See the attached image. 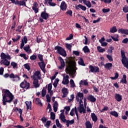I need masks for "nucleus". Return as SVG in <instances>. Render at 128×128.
<instances>
[{
	"label": "nucleus",
	"mask_w": 128,
	"mask_h": 128,
	"mask_svg": "<svg viewBox=\"0 0 128 128\" xmlns=\"http://www.w3.org/2000/svg\"><path fill=\"white\" fill-rule=\"evenodd\" d=\"M10 65L12 66L13 68H18V63L14 62H12L10 63Z\"/></svg>",
	"instance_id": "obj_44"
},
{
	"label": "nucleus",
	"mask_w": 128,
	"mask_h": 128,
	"mask_svg": "<svg viewBox=\"0 0 128 128\" xmlns=\"http://www.w3.org/2000/svg\"><path fill=\"white\" fill-rule=\"evenodd\" d=\"M82 50H84V52L85 54H86L88 52H90V49L88 48V46H85L83 48Z\"/></svg>",
	"instance_id": "obj_43"
},
{
	"label": "nucleus",
	"mask_w": 128,
	"mask_h": 128,
	"mask_svg": "<svg viewBox=\"0 0 128 128\" xmlns=\"http://www.w3.org/2000/svg\"><path fill=\"white\" fill-rule=\"evenodd\" d=\"M100 1L104 4H108L112 2V0H100Z\"/></svg>",
	"instance_id": "obj_56"
},
{
	"label": "nucleus",
	"mask_w": 128,
	"mask_h": 128,
	"mask_svg": "<svg viewBox=\"0 0 128 128\" xmlns=\"http://www.w3.org/2000/svg\"><path fill=\"white\" fill-rule=\"evenodd\" d=\"M97 50L99 52H106V49L100 47V46H97Z\"/></svg>",
	"instance_id": "obj_38"
},
{
	"label": "nucleus",
	"mask_w": 128,
	"mask_h": 128,
	"mask_svg": "<svg viewBox=\"0 0 128 128\" xmlns=\"http://www.w3.org/2000/svg\"><path fill=\"white\" fill-rule=\"evenodd\" d=\"M40 80V84H42L43 80H42V74L39 70L36 71L34 74L33 80Z\"/></svg>",
	"instance_id": "obj_9"
},
{
	"label": "nucleus",
	"mask_w": 128,
	"mask_h": 128,
	"mask_svg": "<svg viewBox=\"0 0 128 128\" xmlns=\"http://www.w3.org/2000/svg\"><path fill=\"white\" fill-rule=\"evenodd\" d=\"M74 112L77 117V120H78V111L76 110V107L75 106L74 108H73L70 112V116H74Z\"/></svg>",
	"instance_id": "obj_15"
},
{
	"label": "nucleus",
	"mask_w": 128,
	"mask_h": 128,
	"mask_svg": "<svg viewBox=\"0 0 128 128\" xmlns=\"http://www.w3.org/2000/svg\"><path fill=\"white\" fill-rule=\"evenodd\" d=\"M110 10V8H107V9H106V8H103L102 10V12L104 14H106L108 12H109Z\"/></svg>",
	"instance_id": "obj_57"
},
{
	"label": "nucleus",
	"mask_w": 128,
	"mask_h": 128,
	"mask_svg": "<svg viewBox=\"0 0 128 128\" xmlns=\"http://www.w3.org/2000/svg\"><path fill=\"white\" fill-rule=\"evenodd\" d=\"M82 100H84V93L80 92L77 93L76 95V102H79V104H84Z\"/></svg>",
	"instance_id": "obj_6"
},
{
	"label": "nucleus",
	"mask_w": 128,
	"mask_h": 128,
	"mask_svg": "<svg viewBox=\"0 0 128 128\" xmlns=\"http://www.w3.org/2000/svg\"><path fill=\"white\" fill-rule=\"evenodd\" d=\"M64 109L66 110V114H68V111L70 110V106H66L64 108Z\"/></svg>",
	"instance_id": "obj_51"
},
{
	"label": "nucleus",
	"mask_w": 128,
	"mask_h": 128,
	"mask_svg": "<svg viewBox=\"0 0 128 128\" xmlns=\"http://www.w3.org/2000/svg\"><path fill=\"white\" fill-rule=\"evenodd\" d=\"M66 48L68 50H72V45L71 44H66Z\"/></svg>",
	"instance_id": "obj_50"
},
{
	"label": "nucleus",
	"mask_w": 128,
	"mask_h": 128,
	"mask_svg": "<svg viewBox=\"0 0 128 128\" xmlns=\"http://www.w3.org/2000/svg\"><path fill=\"white\" fill-rule=\"evenodd\" d=\"M2 104L3 106H6V102L8 104H10L12 102L14 98V96L12 95V94L8 90H5L2 91Z\"/></svg>",
	"instance_id": "obj_1"
},
{
	"label": "nucleus",
	"mask_w": 128,
	"mask_h": 128,
	"mask_svg": "<svg viewBox=\"0 0 128 128\" xmlns=\"http://www.w3.org/2000/svg\"><path fill=\"white\" fill-rule=\"evenodd\" d=\"M115 100H117V102H122V95L118 94H116L114 95Z\"/></svg>",
	"instance_id": "obj_25"
},
{
	"label": "nucleus",
	"mask_w": 128,
	"mask_h": 128,
	"mask_svg": "<svg viewBox=\"0 0 128 128\" xmlns=\"http://www.w3.org/2000/svg\"><path fill=\"white\" fill-rule=\"evenodd\" d=\"M64 110H61V114H60V118L62 122H66V116H64Z\"/></svg>",
	"instance_id": "obj_16"
},
{
	"label": "nucleus",
	"mask_w": 128,
	"mask_h": 128,
	"mask_svg": "<svg viewBox=\"0 0 128 128\" xmlns=\"http://www.w3.org/2000/svg\"><path fill=\"white\" fill-rule=\"evenodd\" d=\"M79 84L80 86H82V84H84V86H88V80H81Z\"/></svg>",
	"instance_id": "obj_31"
},
{
	"label": "nucleus",
	"mask_w": 128,
	"mask_h": 128,
	"mask_svg": "<svg viewBox=\"0 0 128 128\" xmlns=\"http://www.w3.org/2000/svg\"><path fill=\"white\" fill-rule=\"evenodd\" d=\"M0 64H4L5 66H8L10 64V62L8 60H12L10 56L8 54H6L4 52H2L0 54Z\"/></svg>",
	"instance_id": "obj_2"
},
{
	"label": "nucleus",
	"mask_w": 128,
	"mask_h": 128,
	"mask_svg": "<svg viewBox=\"0 0 128 128\" xmlns=\"http://www.w3.org/2000/svg\"><path fill=\"white\" fill-rule=\"evenodd\" d=\"M40 16L43 20H48L50 16V14L46 12L45 9L44 11L41 12Z\"/></svg>",
	"instance_id": "obj_12"
},
{
	"label": "nucleus",
	"mask_w": 128,
	"mask_h": 128,
	"mask_svg": "<svg viewBox=\"0 0 128 128\" xmlns=\"http://www.w3.org/2000/svg\"><path fill=\"white\" fill-rule=\"evenodd\" d=\"M91 118H92V120L94 122H96L98 120V117L96 116V114L94 113H92L91 114Z\"/></svg>",
	"instance_id": "obj_30"
},
{
	"label": "nucleus",
	"mask_w": 128,
	"mask_h": 128,
	"mask_svg": "<svg viewBox=\"0 0 128 128\" xmlns=\"http://www.w3.org/2000/svg\"><path fill=\"white\" fill-rule=\"evenodd\" d=\"M115 76L114 77H110L111 80H116L118 78V73L116 72L114 73Z\"/></svg>",
	"instance_id": "obj_54"
},
{
	"label": "nucleus",
	"mask_w": 128,
	"mask_h": 128,
	"mask_svg": "<svg viewBox=\"0 0 128 128\" xmlns=\"http://www.w3.org/2000/svg\"><path fill=\"white\" fill-rule=\"evenodd\" d=\"M25 104H26V108L28 110H32V102L31 101H26L25 102Z\"/></svg>",
	"instance_id": "obj_24"
},
{
	"label": "nucleus",
	"mask_w": 128,
	"mask_h": 128,
	"mask_svg": "<svg viewBox=\"0 0 128 128\" xmlns=\"http://www.w3.org/2000/svg\"><path fill=\"white\" fill-rule=\"evenodd\" d=\"M85 40H83V44H88V39L86 36H84Z\"/></svg>",
	"instance_id": "obj_59"
},
{
	"label": "nucleus",
	"mask_w": 128,
	"mask_h": 128,
	"mask_svg": "<svg viewBox=\"0 0 128 128\" xmlns=\"http://www.w3.org/2000/svg\"><path fill=\"white\" fill-rule=\"evenodd\" d=\"M112 50H114V47L112 46H110V48L108 50V52L110 54H112Z\"/></svg>",
	"instance_id": "obj_52"
},
{
	"label": "nucleus",
	"mask_w": 128,
	"mask_h": 128,
	"mask_svg": "<svg viewBox=\"0 0 128 128\" xmlns=\"http://www.w3.org/2000/svg\"><path fill=\"white\" fill-rule=\"evenodd\" d=\"M106 58H108L110 62H112L113 60H112V56L106 54Z\"/></svg>",
	"instance_id": "obj_61"
},
{
	"label": "nucleus",
	"mask_w": 128,
	"mask_h": 128,
	"mask_svg": "<svg viewBox=\"0 0 128 128\" xmlns=\"http://www.w3.org/2000/svg\"><path fill=\"white\" fill-rule=\"evenodd\" d=\"M105 68L107 70H111L112 66V63H106V64H104Z\"/></svg>",
	"instance_id": "obj_32"
},
{
	"label": "nucleus",
	"mask_w": 128,
	"mask_h": 128,
	"mask_svg": "<svg viewBox=\"0 0 128 128\" xmlns=\"http://www.w3.org/2000/svg\"><path fill=\"white\" fill-rule=\"evenodd\" d=\"M112 40L114 42H118V34H115L111 36Z\"/></svg>",
	"instance_id": "obj_36"
},
{
	"label": "nucleus",
	"mask_w": 128,
	"mask_h": 128,
	"mask_svg": "<svg viewBox=\"0 0 128 128\" xmlns=\"http://www.w3.org/2000/svg\"><path fill=\"white\" fill-rule=\"evenodd\" d=\"M121 58H122V64L124 66V68H128V60H128V58L126 57V54L124 50H121Z\"/></svg>",
	"instance_id": "obj_4"
},
{
	"label": "nucleus",
	"mask_w": 128,
	"mask_h": 128,
	"mask_svg": "<svg viewBox=\"0 0 128 128\" xmlns=\"http://www.w3.org/2000/svg\"><path fill=\"white\" fill-rule=\"evenodd\" d=\"M120 82H122V84H126V75H123V77L120 80Z\"/></svg>",
	"instance_id": "obj_35"
},
{
	"label": "nucleus",
	"mask_w": 128,
	"mask_h": 128,
	"mask_svg": "<svg viewBox=\"0 0 128 128\" xmlns=\"http://www.w3.org/2000/svg\"><path fill=\"white\" fill-rule=\"evenodd\" d=\"M84 4L88 8H92V4L90 3V0L86 1L84 2Z\"/></svg>",
	"instance_id": "obj_39"
},
{
	"label": "nucleus",
	"mask_w": 128,
	"mask_h": 128,
	"mask_svg": "<svg viewBox=\"0 0 128 128\" xmlns=\"http://www.w3.org/2000/svg\"><path fill=\"white\" fill-rule=\"evenodd\" d=\"M88 100H90L92 102H94L96 100V98H94V96H92V95H90L88 97Z\"/></svg>",
	"instance_id": "obj_27"
},
{
	"label": "nucleus",
	"mask_w": 128,
	"mask_h": 128,
	"mask_svg": "<svg viewBox=\"0 0 128 128\" xmlns=\"http://www.w3.org/2000/svg\"><path fill=\"white\" fill-rule=\"evenodd\" d=\"M62 76H63V80L62 81V84H68V83L70 82V81L68 80L70 76L68 75H66L65 74H62Z\"/></svg>",
	"instance_id": "obj_11"
},
{
	"label": "nucleus",
	"mask_w": 128,
	"mask_h": 128,
	"mask_svg": "<svg viewBox=\"0 0 128 128\" xmlns=\"http://www.w3.org/2000/svg\"><path fill=\"white\" fill-rule=\"evenodd\" d=\"M70 84L71 88H76V84H74V80L72 79H71L70 80Z\"/></svg>",
	"instance_id": "obj_48"
},
{
	"label": "nucleus",
	"mask_w": 128,
	"mask_h": 128,
	"mask_svg": "<svg viewBox=\"0 0 128 128\" xmlns=\"http://www.w3.org/2000/svg\"><path fill=\"white\" fill-rule=\"evenodd\" d=\"M85 126L86 128H92V124L90 121H86L85 123Z\"/></svg>",
	"instance_id": "obj_34"
},
{
	"label": "nucleus",
	"mask_w": 128,
	"mask_h": 128,
	"mask_svg": "<svg viewBox=\"0 0 128 128\" xmlns=\"http://www.w3.org/2000/svg\"><path fill=\"white\" fill-rule=\"evenodd\" d=\"M78 110L80 114H82V112H83V114H86V108L84 106V103L79 104V106Z\"/></svg>",
	"instance_id": "obj_14"
},
{
	"label": "nucleus",
	"mask_w": 128,
	"mask_h": 128,
	"mask_svg": "<svg viewBox=\"0 0 128 128\" xmlns=\"http://www.w3.org/2000/svg\"><path fill=\"white\" fill-rule=\"evenodd\" d=\"M46 88L44 87L42 90V98H44V96H46Z\"/></svg>",
	"instance_id": "obj_33"
},
{
	"label": "nucleus",
	"mask_w": 128,
	"mask_h": 128,
	"mask_svg": "<svg viewBox=\"0 0 128 128\" xmlns=\"http://www.w3.org/2000/svg\"><path fill=\"white\" fill-rule=\"evenodd\" d=\"M56 126L58 128H62V126L61 125L60 123V120H58V119L56 120Z\"/></svg>",
	"instance_id": "obj_49"
},
{
	"label": "nucleus",
	"mask_w": 128,
	"mask_h": 128,
	"mask_svg": "<svg viewBox=\"0 0 128 128\" xmlns=\"http://www.w3.org/2000/svg\"><path fill=\"white\" fill-rule=\"evenodd\" d=\"M38 64L42 72H46V70H44V68H46V64H44V61H42V62H38Z\"/></svg>",
	"instance_id": "obj_17"
},
{
	"label": "nucleus",
	"mask_w": 128,
	"mask_h": 128,
	"mask_svg": "<svg viewBox=\"0 0 128 128\" xmlns=\"http://www.w3.org/2000/svg\"><path fill=\"white\" fill-rule=\"evenodd\" d=\"M116 32H118V30L116 26H113L110 29V32H112V34Z\"/></svg>",
	"instance_id": "obj_41"
},
{
	"label": "nucleus",
	"mask_w": 128,
	"mask_h": 128,
	"mask_svg": "<svg viewBox=\"0 0 128 128\" xmlns=\"http://www.w3.org/2000/svg\"><path fill=\"white\" fill-rule=\"evenodd\" d=\"M59 60L60 62V66H58L59 70H62L64 68V66H66V64L64 63V59L62 57L59 58Z\"/></svg>",
	"instance_id": "obj_18"
},
{
	"label": "nucleus",
	"mask_w": 128,
	"mask_h": 128,
	"mask_svg": "<svg viewBox=\"0 0 128 128\" xmlns=\"http://www.w3.org/2000/svg\"><path fill=\"white\" fill-rule=\"evenodd\" d=\"M15 110H17V112H18L20 114V115L22 114V110L16 108Z\"/></svg>",
	"instance_id": "obj_62"
},
{
	"label": "nucleus",
	"mask_w": 128,
	"mask_h": 128,
	"mask_svg": "<svg viewBox=\"0 0 128 128\" xmlns=\"http://www.w3.org/2000/svg\"><path fill=\"white\" fill-rule=\"evenodd\" d=\"M78 64H80V66H86V64H84V60H82V58H80V60L78 62Z\"/></svg>",
	"instance_id": "obj_47"
},
{
	"label": "nucleus",
	"mask_w": 128,
	"mask_h": 128,
	"mask_svg": "<svg viewBox=\"0 0 128 128\" xmlns=\"http://www.w3.org/2000/svg\"><path fill=\"white\" fill-rule=\"evenodd\" d=\"M33 84L34 86L36 88H40V84L38 83V79H33Z\"/></svg>",
	"instance_id": "obj_22"
},
{
	"label": "nucleus",
	"mask_w": 128,
	"mask_h": 128,
	"mask_svg": "<svg viewBox=\"0 0 128 128\" xmlns=\"http://www.w3.org/2000/svg\"><path fill=\"white\" fill-rule=\"evenodd\" d=\"M20 86L22 88L28 90L30 88V83L27 80H24L20 84Z\"/></svg>",
	"instance_id": "obj_10"
},
{
	"label": "nucleus",
	"mask_w": 128,
	"mask_h": 128,
	"mask_svg": "<svg viewBox=\"0 0 128 128\" xmlns=\"http://www.w3.org/2000/svg\"><path fill=\"white\" fill-rule=\"evenodd\" d=\"M24 67L26 68V70H27L28 72H30V66L29 64H24Z\"/></svg>",
	"instance_id": "obj_42"
},
{
	"label": "nucleus",
	"mask_w": 128,
	"mask_h": 128,
	"mask_svg": "<svg viewBox=\"0 0 128 128\" xmlns=\"http://www.w3.org/2000/svg\"><path fill=\"white\" fill-rule=\"evenodd\" d=\"M122 10L124 12H128V6H125L123 7Z\"/></svg>",
	"instance_id": "obj_55"
},
{
	"label": "nucleus",
	"mask_w": 128,
	"mask_h": 128,
	"mask_svg": "<svg viewBox=\"0 0 128 128\" xmlns=\"http://www.w3.org/2000/svg\"><path fill=\"white\" fill-rule=\"evenodd\" d=\"M66 126L67 128H68L70 126V124H74V120H66V122H65Z\"/></svg>",
	"instance_id": "obj_26"
},
{
	"label": "nucleus",
	"mask_w": 128,
	"mask_h": 128,
	"mask_svg": "<svg viewBox=\"0 0 128 128\" xmlns=\"http://www.w3.org/2000/svg\"><path fill=\"white\" fill-rule=\"evenodd\" d=\"M76 10H79L80 8H81L82 10H86V7L82 5V4H78V6H76Z\"/></svg>",
	"instance_id": "obj_28"
},
{
	"label": "nucleus",
	"mask_w": 128,
	"mask_h": 128,
	"mask_svg": "<svg viewBox=\"0 0 128 128\" xmlns=\"http://www.w3.org/2000/svg\"><path fill=\"white\" fill-rule=\"evenodd\" d=\"M44 4H48L50 6H56V4L55 3L52 2V0H44Z\"/></svg>",
	"instance_id": "obj_19"
},
{
	"label": "nucleus",
	"mask_w": 128,
	"mask_h": 128,
	"mask_svg": "<svg viewBox=\"0 0 128 128\" xmlns=\"http://www.w3.org/2000/svg\"><path fill=\"white\" fill-rule=\"evenodd\" d=\"M110 114H111V116H115V118H118V112L116 111L110 112Z\"/></svg>",
	"instance_id": "obj_37"
},
{
	"label": "nucleus",
	"mask_w": 128,
	"mask_h": 128,
	"mask_svg": "<svg viewBox=\"0 0 128 128\" xmlns=\"http://www.w3.org/2000/svg\"><path fill=\"white\" fill-rule=\"evenodd\" d=\"M89 68L91 72H100V68L98 66H94L92 65H90Z\"/></svg>",
	"instance_id": "obj_13"
},
{
	"label": "nucleus",
	"mask_w": 128,
	"mask_h": 128,
	"mask_svg": "<svg viewBox=\"0 0 128 128\" xmlns=\"http://www.w3.org/2000/svg\"><path fill=\"white\" fill-rule=\"evenodd\" d=\"M36 104H40V106H42V101L38 98H36Z\"/></svg>",
	"instance_id": "obj_46"
},
{
	"label": "nucleus",
	"mask_w": 128,
	"mask_h": 128,
	"mask_svg": "<svg viewBox=\"0 0 128 128\" xmlns=\"http://www.w3.org/2000/svg\"><path fill=\"white\" fill-rule=\"evenodd\" d=\"M24 50L28 54H32V50L30 49V45H28L27 46H24Z\"/></svg>",
	"instance_id": "obj_20"
},
{
	"label": "nucleus",
	"mask_w": 128,
	"mask_h": 128,
	"mask_svg": "<svg viewBox=\"0 0 128 128\" xmlns=\"http://www.w3.org/2000/svg\"><path fill=\"white\" fill-rule=\"evenodd\" d=\"M50 124H52V122L50 120H48L46 123L44 124V126L46 128H49L50 126Z\"/></svg>",
	"instance_id": "obj_40"
},
{
	"label": "nucleus",
	"mask_w": 128,
	"mask_h": 128,
	"mask_svg": "<svg viewBox=\"0 0 128 128\" xmlns=\"http://www.w3.org/2000/svg\"><path fill=\"white\" fill-rule=\"evenodd\" d=\"M50 118L51 120H54V119L56 118V114H54V112H50Z\"/></svg>",
	"instance_id": "obj_53"
},
{
	"label": "nucleus",
	"mask_w": 128,
	"mask_h": 128,
	"mask_svg": "<svg viewBox=\"0 0 128 128\" xmlns=\"http://www.w3.org/2000/svg\"><path fill=\"white\" fill-rule=\"evenodd\" d=\"M54 50H57V52L59 54L62 56H66V52L64 49L61 46H56L54 48Z\"/></svg>",
	"instance_id": "obj_5"
},
{
	"label": "nucleus",
	"mask_w": 128,
	"mask_h": 128,
	"mask_svg": "<svg viewBox=\"0 0 128 128\" xmlns=\"http://www.w3.org/2000/svg\"><path fill=\"white\" fill-rule=\"evenodd\" d=\"M62 92L63 94L62 98H66L68 94V89L66 88H63L62 90Z\"/></svg>",
	"instance_id": "obj_23"
},
{
	"label": "nucleus",
	"mask_w": 128,
	"mask_h": 128,
	"mask_svg": "<svg viewBox=\"0 0 128 128\" xmlns=\"http://www.w3.org/2000/svg\"><path fill=\"white\" fill-rule=\"evenodd\" d=\"M22 28V26H19L18 28L16 30V32H22V30H20Z\"/></svg>",
	"instance_id": "obj_63"
},
{
	"label": "nucleus",
	"mask_w": 128,
	"mask_h": 128,
	"mask_svg": "<svg viewBox=\"0 0 128 128\" xmlns=\"http://www.w3.org/2000/svg\"><path fill=\"white\" fill-rule=\"evenodd\" d=\"M12 2V4H14L18 6H26V2H28V0H22V1H19L18 0H10Z\"/></svg>",
	"instance_id": "obj_8"
},
{
	"label": "nucleus",
	"mask_w": 128,
	"mask_h": 128,
	"mask_svg": "<svg viewBox=\"0 0 128 128\" xmlns=\"http://www.w3.org/2000/svg\"><path fill=\"white\" fill-rule=\"evenodd\" d=\"M32 9L34 10L35 14L38 12V7H32Z\"/></svg>",
	"instance_id": "obj_60"
},
{
	"label": "nucleus",
	"mask_w": 128,
	"mask_h": 128,
	"mask_svg": "<svg viewBox=\"0 0 128 128\" xmlns=\"http://www.w3.org/2000/svg\"><path fill=\"white\" fill-rule=\"evenodd\" d=\"M60 8L62 10H66V8L68 7L66 6V2L64 1L62 2L60 4Z\"/></svg>",
	"instance_id": "obj_21"
},
{
	"label": "nucleus",
	"mask_w": 128,
	"mask_h": 128,
	"mask_svg": "<svg viewBox=\"0 0 128 128\" xmlns=\"http://www.w3.org/2000/svg\"><path fill=\"white\" fill-rule=\"evenodd\" d=\"M4 76L5 78H8L9 76L10 78H12V81L15 82H20V75L14 74L13 73H12L10 74L8 73L4 75Z\"/></svg>",
	"instance_id": "obj_3"
},
{
	"label": "nucleus",
	"mask_w": 128,
	"mask_h": 128,
	"mask_svg": "<svg viewBox=\"0 0 128 128\" xmlns=\"http://www.w3.org/2000/svg\"><path fill=\"white\" fill-rule=\"evenodd\" d=\"M46 99L47 102H50V96L48 94L46 95Z\"/></svg>",
	"instance_id": "obj_58"
},
{
	"label": "nucleus",
	"mask_w": 128,
	"mask_h": 128,
	"mask_svg": "<svg viewBox=\"0 0 128 128\" xmlns=\"http://www.w3.org/2000/svg\"><path fill=\"white\" fill-rule=\"evenodd\" d=\"M30 60H36V56L32 55L30 56Z\"/></svg>",
	"instance_id": "obj_64"
},
{
	"label": "nucleus",
	"mask_w": 128,
	"mask_h": 128,
	"mask_svg": "<svg viewBox=\"0 0 128 128\" xmlns=\"http://www.w3.org/2000/svg\"><path fill=\"white\" fill-rule=\"evenodd\" d=\"M58 82H60V79L56 78L54 80V82L53 83V86L54 88H56L58 86Z\"/></svg>",
	"instance_id": "obj_45"
},
{
	"label": "nucleus",
	"mask_w": 128,
	"mask_h": 128,
	"mask_svg": "<svg viewBox=\"0 0 128 128\" xmlns=\"http://www.w3.org/2000/svg\"><path fill=\"white\" fill-rule=\"evenodd\" d=\"M76 70L78 68L76 66H73L72 68L69 69V74H70L72 78H74L76 76Z\"/></svg>",
	"instance_id": "obj_7"
},
{
	"label": "nucleus",
	"mask_w": 128,
	"mask_h": 128,
	"mask_svg": "<svg viewBox=\"0 0 128 128\" xmlns=\"http://www.w3.org/2000/svg\"><path fill=\"white\" fill-rule=\"evenodd\" d=\"M58 102H56V101L53 104V108H54V110L55 112H58Z\"/></svg>",
	"instance_id": "obj_29"
}]
</instances>
